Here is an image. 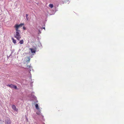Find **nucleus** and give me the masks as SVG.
Instances as JSON below:
<instances>
[{"instance_id": "nucleus-1", "label": "nucleus", "mask_w": 124, "mask_h": 124, "mask_svg": "<svg viewBox=\"0 0 124 124\" xmlns=\"http://www.w3.org/2000/svg\"><path fill=\"white\" fill-rule=\"evenodd\" d=\"M24 25V23H21L19 24H16L14 26V28L16 30V33L14 36V37L16 38V39L18 40L21 38V37L20 34L21 31L19 30V28L22 27V26Z\"/></svg>"}, {"instance_id": "nucleus-2", "label": "nucleus", "mask_w": 124, "mask_h": 124, "mask_svg": "<svg viewBox=\"0 0 124 124\" xmlns=\"http://www.w3.org/2000/svg\"><path fill=\"white\" fill-rule=\"evenodd\" d=\"M29 49L31 50L32 53H35L36 52V47H34L33 48H30Z\"/></svg>"}, {"instance_id": "nucleus-3", "label": "nucleus", "mask_w": 124, "mask_h": 124, "mask_svg": "<svg viewBox=\"0 0 124 124\" xmlns=\"http://www.w3.org/2000/svg\"><path fill=\"white\" fill-rule=\"evenodd\" d=\"M7 86L11 88H14L15 89H16L17 88V86H16L12 84L8 85Z\"/></svg>"}, {"instance_id": "nucleus-4", "label": "nucleus", "mask_w": 124, "mask_h": 124, "mask_svg": "<svg viewBox=\"0 0 124 124\" xmlns=\"http://www.w3.org/2000/svg\"><path fill=\"white\" fill-rule=\"evenodd\" d=\"M5 122L6 124H11V121L9 118H8L5 120Z\"/></svg>"}, {"instance_id": "nucleus-5", "label": "nucleus", "mask_w": 124, "mask_h": 124, "mask_svg": "<svg viewBox=\"0 0 124 124\" xmlns=\"http://www.w3.org/2000/svg\"><path fill=\"white\" fill-rule=\"evenodd\" d=\"M12 109L14 110L17 111V109L16 108V107L15 105H13L12 106Z\"/></svg>"}, {"instance_id": "nucleus-6", "label": "nucleus", "mask_w": 124, "mask_h": 124, "mask_svg": "<svg viewBox=\"0 0 124 124\" xmlns=\"http://www.w3.org/2000/svg\"><path fill=\"white\" fill-rule=\"evenodd\" d=\"M27 67L28 69H29L30 70V71L31 70V69H32V67L31 66V65H29V66L27 65Z\"/></svg>"}, {"instance_id": "nucleus-7", "label": "nucleus", "mask_w": 124, "mask_h": 124, "mask_svg": "<svg viewBox=\"0 0 124 124\" xmlns=\"http://www.w3.org/2000/svg\"><path fill=\"white\" fill-rule=\"evenodd\" d=\"M12 39L13 40V42L14 44H16V40L15 39L13 38H12Z\"/></svg>"}, {"instance_id": "nucleus-8", "label": "nucleus", "mask_w": 124, "mask_h": 124, "mask_svg": "<svg viewBox=\"0 0 124 124\" xmlns=\"http://www.w3.org/2000/svg\"><path fill=\"white\" fill-rule=\"evenodd\" d=\"M24 41L23 40H22L19 42V43L21 44H23V43Z\"/></svg>"}, {"instance_id": "nucleus-9", "label": "nucleus", "mask_w": 124, "mask_h": 124, "mask_svg": "<svg viewBox=\"0 0 124 124\" xmlns=\"http://www.w3.org/2000/svg\"><path fill=\"white\" fill-rule=\"evenodd\" d=\"M35 107L37 109H39V108L38 107V104H36L35 105Z\"/></svg>"}, {"instance_id": "nucleus-10", "label": "nucleus", "mask_w": 124, "mask_h": 124, "mask_svg": "<svg viewBox=\"0 0 124 124\" xmlns=\"http://www.w3.org/2000/svg\"><path fill=\"white\" fill-rule=\"evenodd\" d=\"M49 7L52 8L53 7V5L52 4H49Z\"/></svg>"}, {"instance_id": "nucleus-11", "label": "nucleus", "mask_w": 124, "mask_h": 124, "mask_svg": "<svg viewBox=\"0 0 124 124\" xmlns=\"http://www.w3.org/2000/svg\"><path fill=\"white\" fill-rule=\"evenodd\" d=\"M28 60L27 62H29L30 61V57H28Z\"/></svg>"}, {"instance_id": "nucleus-12", "label": "nucleus", "mask_w": 124, "mask_h": 124, "mask_svg": "<svg viewBox=\"0 0 124 124\" xmlns=\"http://www.w3.org/2000/svg\"><path fill=\"white\" fill-rule=\"evenodd\" d=\"M26 18L27 20H28V18L27 17L28 16V15L27 14H26Z\"/></svg>"}, {"instance_id": "nucleus-13", "label": "nucleus", "mask_w": 124, "mask_h": 124, "mask_svg": "<svg viewBox=\"0 0 124 124\" xmlns=\"http://www.w3.org/2000/svg\"><path fill=\"white\" fill-rule=\"evenodd\" d=\"M23 30H26V28H25V27L24 26H23Z\"/></svg>"}]
</instances>
